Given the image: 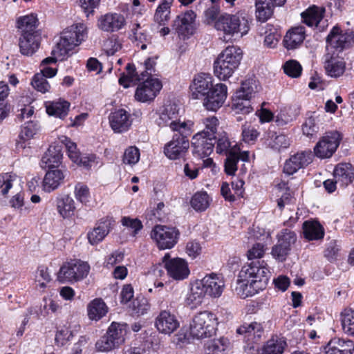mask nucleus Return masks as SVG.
<instances>
[{
  "instance_id": "1",
  "label": "nucleus",
  "mask_w": 354,
  "mask_h": 354,
  "mask_svg": "<svg viewBox=\"0 0 354 354\" xmlns=\"http://www.w3.org/2000/svg\"><path fill=\"white\" fill-rule=\"evenodd\" d=\"M269 275V269L263 264V261H252L243 266L238 276L235 288L236 294L245 299L264 290L267 286Z\"/></svg>"
},
{
  "instance_id": "2",
  "label": "nucleus",
  "mask_w": 354,
  "mask_h": 354,
  "mask_svg": "<svg viewBox=\"0 0 354 354\" xmlns=\"http://www.w3.org/2000/svg\"><path fill=\"white\" fill-rule=\"evenodd\" d=\"M215 28L223 32V40L228 41L234 35L242 37L247 35L250 30V24L248 17L243 13L224 14L216 20Z\"/></svg>"
},
{
  "instance_id": "3",
  "label": "nucleus",
  "mask_w": 354,
  "mask_h": 354,
  "mask_svg": "<svg viewBox=\"0 0 354 354\" xmlns=\"http://www.w3.org/2000/svg\"><path fill=\"white\" fill-rule=\"evenodd\" d=\"M242 57L243 51L239 47L236 46L227 47L214 61V75L221 80H227L238 68Z\"/></svg>"
},
{
  "instance_id": "4",
  "label": "nucleus",
  "mask_w": 354,
  "mask_h": 354,
  "mask_svg": "<svg viewBox=\"0 0 354 354\" xmlns=\"http://www.w3.org/2000/svg\"><path fill=\"white\" fill-rule=\"evenodd\" d=\"M86 27L84 24H77L66 28L61 34L59 41L53 49L56 55H69L86 37Z\"/></svg>"
},
{
  "instance_id": "5",
  "label": "nucleus",
  "mask_w": 354,
  "mask_h": 354,
  "mask_svg": "<svg viewBox=\"0 0 354 354\" xmlns=\"http://www.w3.org/2000/svg\"><path fill=\"white\" fill-rule=\"evenodd\" d=\"M218 324L216 316L211 312L203 311L196 315L190 324V335L202 339L215 333Z\"/></svg>"
},
{
  "instance_id": "6",
  "label": "nucleus",
  "mask_w": 354,
  "mask_h": 354,
  "mask_svg": "<svg viewBox=\"0 0 354 354\" xmlns=\"http://www.w3.org/2000/svg\"><path fill=\"white\" fill-rule=\"evenodd\" d=\"M90 269L89 264L86 261L71 260L61 266L57 273V279L62 283L78 282L88 276Z\"/></svg>"
},
{
  "instance_id": "7",
  "label": "nucleus",
  "mask_w": 354,
  "mask_h": 354,
  "mask_svg": "<svg viewBox=\"0 0 354 354\" xmlns=\"http://www.w3.org/2000/svg\"><path fill=\"white\" fill-rule=\"evenodd\" d=\"M157 123L160 127H169L180 133H190L192 124L179 120V108L176 104L165 105L161 111Z\"/></svg>"
},
{
  "instance_id": "8",
  "label": "nucleus",
  "mask_w": 354,
  "mask_h": 354,
  "mask_svg": "<svg viewBox=\"0 0 354 354\" xmlns=\"http://www.w3.org/2000/svg\"><path fill=\"white\" fill-rule=\"evenodd\" d=\"M326 53L339 55L348 49L354 44V35L351 32H344L338 26H334L326 37Z\"/></svg>"
},
{
  "instance_id": "9",
  "label": "nucleus",
  "mask_w": 354,
  "mask_h": 354,
  "mask_svg": "<svg viewBox=\"0 0 354 354\" xmlns=\"http://www.w3.org/2000/svg\"><path fill=\"white\" fill-rule=\"evenodd\" d=\"M151 238L160 250L171 249L178 242L180 232L174 227L156 225L151 232Z\"/></svg>"
},
{
  "instance_id": "10",
  "label": "nucleus",
  "mask_w": 354,
  "mask_h": 354,
  "mask_svg": "<svg viewBox=\"0 0 354 354\" xmlns=\"http://www.w3.org/2000/svg\"><path fill=\"white\" fill-rule=\"evenodd\" d=\"M341 139L337 131L326 133L315 146V155L322 159L331 157L339 145Z\"/></svg>"
},
{
  "instance_id": "11",
  "label": "nucleus",
  "mask_w": 354,
  "mask_h": 354,
  "mask_svg": "<svg viewBox=\"0 0 354 354\" xmlns=\"http://www.w3.org/2000/svg\"><path fill=\"white\" fill-rule=\"evenodd\" d=\"M189 133L175 134L171 140L165 145L164 153L170 160L183 158L188 152L189 142L186 135Z\"/></svg>"
},
{
  "instance_id": "12",
  "label": "nucleus",
  "mask_w": 354,
  "mask_h": 354,
  "mask_svg": "<svg viewBox=\"0 0 354 354\" xmlns=\"http://www.w3.org/2000/svg\"><path fill=\"white\" fill-rule=\"evenodd\" d=\"M215 138L210 137L208 132L202 131L194 135L192 140L193 155L198 159L208 157L213 151Z\"/></svg>"
},
{
  "instance_id": "13",
  "label": "nucleus",
  "mask_w": 354,
  "mask_h": 354,
  "mask_svg": "<svg viewBox=\"0 0 354 354\" xmlns=\"http://www.w3.org/2000/svg\"><path fill=\"white\" fill-rule=\"evenodd\" d=\"M296 234L288 229L283 230L278 235V242L273 246L272 254L274 259L283 261L296 241Z\"/></svg>"
},
{
  "instance_id": "14",
  "label": "nucleus",
  "mask_w": 354,
  "mask_h": 354,
  "mask_svg": "<svg viewBox=\"0 0 354 354\" xmlns=\"http://www.w3.org/2000/svg\"><path fill=\"white\" fill-rule=\"evenodd\" d=\"M169 254H166L162 259L168 276L176 281L187 279L190 273L187 261L181 258L169 259Z\"/></svg>"
},
{
  "instance_id": "15",
  "label": "nucleus",
  "mask_w": 354,
  "mask_h": 354,
  "mask_svg": "<svg viewBox=\"0 0 354 354\" xmlns=\"http://www.w3.org/2000/svg\"><path fill=\"white\" fill-rule=\"evenodd\" d=\"M162 87L157 78H147L140 84L135 93V98L140 102L153 101Z\"/></svg>"
},
{
  "instance_id": "16",
  "label": "nucleus",
  "mask_w": 354,
  "mask_h": 354,
  "mask_svg": "<svg viewBox=\"0 0 354 354\" xmlns=\"http://www.w3.org/2000/svg\"><path fill=\"white\" fill-rule=\"evenodd\" d=\"M227 94V86L217 84L203 98V106L209 111H216L224 104Z\"/></svg>"
},
{
  "instance_id": "17",
  "label": "nucleus",
  "mask_w": 354,
  "mask_h": 354,
  "mask_svg": "<svg viewBox=\"0 0 354 354\" xmlns=\"http://www.w3.org/2000/svg\"><path fill=\"white\" fill-rule=\"evenodd\" d=\"M198 281L206 295L212 298L220 297L225 287L223 277L214 273L206 274Z\"/></svg>"
},
{
  "instance_id": "18",
  "label": "nucleus",
  "mask_w": 354,
  "mask_h": 354,
  "mask_svg": "<svg viewBox=\"0 0 354 354\" xmlns=\"http://www.w3.org/2000/svg\"><path fill=\"white\" fill-rule=\"evenodd\" d=\"M155 326L159 333L170 335L179 328L180 323L170 311L163 310L156 317Z\"/></svg>"
},
{
  "instance_id": "19",
  "label": "nucleus",
  "mask_w": 354,
  "mask_h": 354,
  "mask_svg": "<svg viewBox=\"0 0 354 354\" xmlns=\"http://www.w3.org/2000/svg\"><path fill=\"white\" fill-rule=\"evenodd\" d=\"M212 87V78L210 75L206 73L198 74L195 76L190 86L192 98H203Z\"/></svg>"
},
{
  "instance_id": "20",
  "label": "nucleus",
  "mask_w": 354,
  "mask_h": 354,
  "mask_svg": "<svg viewBox=\"0 0 354 354\" xmlns=\"http://www.w3.org/2000/svg\"><path fill=\"white\" fill-rule=\"evenodd\" d=\"M195 13L192 10L178 15L173 21V28L178 35L188 36L194 31Z\"/></svg>"
},
{
  "instance_id": "21",
  "label": "nucleus",
  "mask_w": 354,
  "mask_h": 354,
  "mask_svg": "<svg viewBox=\"0 0 354 354\" xmlns=\"http://www.w3.org/2000/svg\"><path fill=\"white\" fill-rule=\"evenodd\" d=\"M126 24L123 15L118 13H107L98 19V27L106 32H115L122 29Z\"/></svg>"
},
{
  "instance_id": "22",
  "label": "nucleus",
  "mask_w": 354,
  "mask_h": 354,
  "mask_svg": "<svg viewBox=\"0 0 354 354\" xmlns=\"http://www.w3.org/2000/svg\"><path fill=\"white\" fill-rule=\"evenodd\" d=\"M311 153L310 152L302 151L297 153L287 160L283 166L284 173L292 175L297 172L299 169L308 165L311 161Z\"/></svg>"
},
{
  "instance_id": "23",
  "label": "nucleus",
  "mask_w": 354,
  "mask_h": 354,
  "mask_svg": "<svg viewBox=\"0 0 354 354\" xmlns=\"http://www.w3.org/2000/svg\"><path fill=\"white\" fill-rule=\"evenodd\" d=\"M41 35L39 32L21 34L19 38L20 53L26 56L32 55L39 48Z\"/></svg>"
},
{
  "instance_id": "24",
  "label": "nucleus",
  "mask_w": 354,
  "mask_h": 354,
  "mask_svg": "<svg viewBox=\"0 0 354 354\" xmlns=\"http://www.w3.org/2000/svg\"><path fill=\"white\" fill-rule=\"evenodd\" d=\"M324 68L327 74L333 77L342 75L346 69V62L339 58V55L326 53L324 55Z\"/></svg>"
},
{
  "instance_id": "25",
  "label": "nucleus",
  "mask_w": 354,
  "mask_h": 354,
  "mask_svg": "<svg viewBox=\"0 0 354 354\" xmlns=\"http://www.w3.org/2000/svg\"><path fill=\"white\" fill-rule=\"evenodd\" d=\"M129 114L124 109H119L109 116V122L112 129L116 133H122L129 129L131 124Z\"/></svg>"
},
{
  "instance_id": "26",
  "label": "nucleus",
  "mask_w": 354,
  "mask_h": 354,
  "mask_svg": "<svg viewBox=\"0 0 354 354\" xmlns=\"http://www.w3.org/2000/svg\"><path fill=\"white\" fill-rule=\"evenodd\" d=\"M333 176L340 186L346 187L354 180V168L350 163H339L336 165Z\"/></svg>"
},
{
  "instance_id": "27",
  "label": "nucleus",
  "mask_w": 354,
  "mask_h": 354,
  "mask_svg": "<svg viewBox=\"0 0 354 354\" xmlns=\"http://www.w3.org/2000/svg\"><path fill=\"white\" fill-rule=\"evenodd\" d=\"M304 39V28L298 26L292 28L286 32L283 42L286 48L288 50H293L299 47Z\"/></svg>"
},
{
  "instance_id": "28",
  "label": "nucleus",
  "mask_w": 354,
  "mask_h": 354,
  "mask_svg": "<svg viewBox=\"0 0 354 354\" xmlns=\"http://www.w3.org/2000/svg\"><path fill=\"white\" fill-rule=\"evenodd\" d=\"M237 333L244 335L248 342H257L263 334V328L261 323L256 322L244 324L237 328Z\"/></svg>"
},
{
  "instance_id": "29",
  "label": "nucleus",
  "mask_w": 354,
  "mask_h": 354,
  "mask_svg": "<svg viewBox=\"0 0 354 354\" xmlns=\"http://www.w3.org/2000/svg\"><path fill=\"white\" fill-rule=\"evenodd\" d=\"M56 208L62 218L64 219L70 218L74 215L76 209L75 201L68 195L57 197Z\"/></svg>"
},
{
  "instance_id": "30",
  "label": "nucleus",
  "mask_w": 354,
  "mask_h": 354,
  "mask_svg": "<svg viewBox=\"0 0 354 354\" xmlns=\"http://www.w3.org/2000/svg\"><path fill=\"white\" fill-rule=\"evenodd\" d=\"M62 154L60 146H50L41 158L40 165L42 168H53L59 165Z\"/></svg>"
},
{
  "instance_id": "31",
  "label": "nucleus",
  "mask_w": 354,
  "mask_h": 354,
  "mask_svg": "<svg viewBox=\"0 0 354 354\" xmlns=\"http://www.w3.org/2000/svg\"><path fill=\"white\" fill-rule=\"evenodd\" d=\"M46 113L49 115L64 119L68 114L70 103L64 100H58L45 103Z\"/></svg>"
},
{
  "instance_id": "32",
  "label": "nucleus",
  "mask_w": 354,
  "mask_h": 354,
  "mask_svg": "<svg viewBox=\"0 0 354 354\" xmlns=\"http://www.w3.org/2000/svg\"><path fill=\"white\" fill-rule=\"evenodd\" d=\"M64 178V173L59 169L48 171L43 180V188L46 192H50L56 189L63 182Z\"/></svg>"
},
{
  "instance_id": "33",
  "label": "nucleus",
  "mask_w": 354,
  "mask_h": 354,
  "mask_svg": "<svg viewBox=\"0 0 354 354\" xmlns=\"http://www.w3.org/2000/svg\"><path fill=\"white\" fill-rule=\"evenodd\" d=\"M325 8L324 7H318L313 6L301 13L303 21L308 26H318L321 22Z\"/></svg>"
},
{
  "instance_id": "34",
  "label": "nucleus",
  "mask_w": 354,
  "mask_h": 354,
  "mask_svg": "<svg viewBox=\"0 0 354 354\" xmlns=\"http://www.w3.org/2000/svg\"><path fill=\"white\" fill-rule=\"evenodd\" d=\"M111 224V221L106 220L88 232L87 234L88 242L94 245L102 241L110 232Z\"/></svg>"
},
{
  "instance_id": "35",
  "label": "nucleus",
  "mask_w": 354,
  "mask_h": 354,
  "mask_svg": "<svg viewBox=\"0 0 354 354\" xmlns=\"http://www.w3.org/2000/svg\"><path fill=\"white\" fill-rule=\"evenodd\" d=\"M304 237L309 240H319L324 238V231L321 224L315 221H306L303 223Z\"/></svg>"
},
{
  "instance_id": "36",
  "label": "nucleus",
  "mask_w": 354,
  "mask_h": 354,
  "mask_svg": "<svg viewBox=\"0 0 354 354\" xmlns=\"http://www.w3.org/2000/svg\"><path fill=\"white\" fill-rule=\"evenodd\" d=\"M205 295L206 293L204 292L200 282L198 280L196 281L192 285L190 291L187 296L185 300L186 304L190 306L191 308H196L201 304Z\"/></svg>"
},
{
  "instance_id": "37",
  "label": "nucleus",
  "mask_w": 354,
  "mask_h": 354,
  "mask_svg": "<svg viewBox=\"0 0 354 354\" xmlns=\"http://www.w3.org/2000/svg\"><path fill=\"white\" fill-rule=\"evenodd\" d=\"M277 6L272 0H255L256 17L262 22L267 21L273 13V8Z\"/></svg>"
},
{
  "instance_id": "38",
  "label": "nucleus",
  "mask_w": 354,
  "mask_h": 354,
  "mask_svg": "<svg viewBox=\"0 0 354 354\" xmlns=\"http://www.w3.org/2000/svg\"><path fill=\"white\" fill-rule=\"evenodd\" d=\"M173 2L174 0H160L153 16L154 21L160 26L166 25L169 20Z\"/></svg>"
},
{
  "instance_id": "39",
  "label": "nucleus",
  "mask_w": 354,
  "mask_h": 354,
  "mask_svg": "<svg viewBox=\"0 0 354 354\" xmlns=\"http://www.w3.org/2000/svg\"><path fill=\"white\" fill-rule=\"evenodd\" d=\"M106 335L113 345L118 348L124 342V336L126 335L125 326L113 322L109 327Z\"/></svg>"
},
{
  "instance_id": "40",
  "label": "nucleus",
  "mask_w": 354,
  "mask_h": 354,
  "mask_svg": "<svg viewBox=\"0 0 354 354\" xmlns=\"http://www.w3.org/2000/svg\"><path fill=\"white\" fill-rule=\"evenodd\" d=\"M259 85L258 82L253 78H250L243 81L241 88L236 91L238 97H245L249 100L254 97L259 91Z\"/></svg>"
},
{
  "instance_id": "41",
  "label": "nucleus",
  "mask_w": 354,
  "mask_h": 354,
  "mask_svg": "<svg viewBox=\"0 0 354 354\" xmlns=\"http://www.w3.org/2000/svg\"><path fill=\"white\" fill-rule=\"evenodd\" d=\"M107 313V307L102 299H95L88 306V315L91 319L99 320Z\"/></svg>"
},
{
  "instance_id": "42",
  "label": "nucleus",
  "mask_w": 354,
  "mask_h": 354,
  "mask_svg": "<svg viewBox=\"0 0 354 354\" xmlns=\"http://www.w3.org/2000/svg\"><path fill=\"white\" fill-rule=\"evenodd\" d=\"M342 326L344 333L354 337V310L345 308L340 314Z\"/></svg>"
},
{
  "instance_id": "43",
  "label": "nucleus",
  "mask_w": 354,
  "mask_h": 354,
  "mask_svg": "<svg viewBox=\"0 0 354 354\" xmlns=\"http://www.w3.org/2000/svg\"><path fill=\"white\" fill-rule=\"evenodd\" d=\"M286 345V343L282 338L273 337L263 346L262 354H282Z\"/></svg>"
},
{
  "instance_id": "44",
  "label": "nucleus",
  "mask_w": 354,
  "mask_h": 354,
  "mask_svg": "<svg viewBox=\"0 0 354 354\" xmlns=\"http://www.w3.org/2000/svg\"><path fill=\"white\" fill-rule=\"evenodd\" d=\"M239 148L235 145L230 151L225 161V171L228 175H234L237 170V162L239 160Z\"/></svg>"
},
{
  "instance_id": "45",
  "label": "nucleus",
  "mask_w": 354,
  "mask_h": 354,
  "mask_svg": "<svg viewBox=\"0 0 354 354\" xmlns=\"http://www.w3.org/2000/svg\"><path fill=\"white\" fill-rule=\"evenodd\" d=\"M36 23L37 18L34 15L24 16L18 19L17 28L21 30V34L37 32Z\"/></svg>"
},
{
  "instance_id": "46",
  "label": "nucleus",
  "mask_w": 354,
  "mask_h": 354,
  "mask_svg": "<svg viewBox=\"0 0 354 354\" xmlns=\"http://www.w3.org/2000/svg\"><path fill=\"white\" fill-rule=\"evenodd\" d=\"M232 109L236 114H248L252 111L250 100L245 97H238L236 94L232 104Z\"/></svg>"
},
{
  "instance_id": "47",
  "label": "nucleus",
  "mask_w": 354,
  "mask_h": 354,
  "mask_svg": "<svg viewBox=\"0 0 354 354\" xmlns=\"http://www.w3.org/2000/svg\"><path fill=\"white\" fill-rule=\"evenodd\" d=\"M126 70L127 74L124 73L119 79L120 84L124 88L129 86V82H130L142 80V77H140V74H138L133 64H128L126 66Z\"/></svg>"
},
{
  "instance_id": "48",
  "label": "nucleus",
  "mask_w": 354,
  "mask_h": 354,
  "mask_svg": "<svg viewBox=\"0 0 354 354\" xmlns=\"http://www.w3.org/2000/svg\"><path fill=\"white\" fill-rule=\"evenodd\" d=\"M227 348V339L223 338L209 341L205 348V354H223Z\"/></svg>"
},
{
  "instance_id": "49",
  "label": "nucleus",
  "mask_w": 354,
  "mask_h": 354,
  "mask_svg": "<svg viewBox=\"0 0 354 354\" xmlns=\"http://www.w3.org/2000/svg\"><path fill=\"white\" fill-rule=\"evenodd\" d=\"M233 147L231 146V142L225 132H223L218 135L216 138V151L217 153L229 155L230 151Z\"/></svg>"
},
{
  "instance_id": "50",
  "label": "nucleus",
  "mask_w": 354,
  "mask_h": 354,
  "mask_svg": "<svg viewBox=\"0 0 354 354\" xmlns=\"http://www.w3.org/2000/svg\"><path fill=\"white\" fill-rule=\"evenodd\" d=\"M191 205L198 211H203L209 206V197L206 192H197L192 198Z\"/></svg>"
},
{
  "instance_id": "51",
  "label": "nucleus",
  "mask_w": 354,
  "mask_h": 354,
  "mask_svg": "<svg viewBox=\"0 0 354 354\" xmlns=\"http://www.w3.org/2000/svg\"><path fill=\"white\" fill-rule=\"evenodd\" d=\"M150 308V304L144 297H137L132 304V313L137 316L146 314Z\"/></svg>"
},
{
  "instance_id": "52",
  "label": "nucleus",
  "mask_w": 354,
  "mask_h": 354,
  "mask_svg": "<svg viewBox=\"0 0 354 354\" xmlns=\"http://www.w3.org/2000/svg\"><path fill=\"white\" fill-rule=\"evenodd\" d=\"M290 145V139L284 134H275L269 143V146L274 150L280 151L287 149Z\"/></svg>"
},
{
  "instance_id": "53",
  "label": "nucleus",
  "mask_w": 354,
  "mask_h": 354,
  "mask_svg": "<svg viewBox=\"0 0 354 354\" xmlns=\"http://www.w3.org/2000/svg\"><path fill=\"white\" fill-rule=\"evenodd\" d=\"M17 178V175L12 173L0 174V190L3 195H6L8 193Z\"/></svg>"
},
{
  "instance_id": "54",
  "label": "nucleus",
  "mask_w": 354,
  "mask_h": 354,
  "mask_svg": "<svg viewBox=\"0 0 354 354\" xmlns=\"http://www.w3.org/2000/svg\"><path fill=\"white\" fill-rule=\"evenodd\" d=\"M139 159V149L134 146H131L125 150L123 155L122 161L124 164L133 165L138 162Z\"/></svg>"
},
{
  "instance_id": "55",
  "label": "nucleus",
  "mask_w": 354,
  "mask_h": 354,
  "mask_svg": "<svg viewBox=\"0 0 354 354\" xmlns=\"http://www.w3.org/2000/svg\"><path fill=\"white\" fill-rule=\"evenodd\" d=\"M38 131L37 124L32 121L25 123L22 127L19 134V139L24 141L29 140L32 138Z\"/></svg>"
},
{
  "instance_id": "56",
  "label": "nucleus",
  "mask_w": 354,
  "mask_h": 354,
  "mask_svg": "<svg viewBox=\"0 0 354 354\" xmlns=\"http://www.w3.org/2000/svg\"><path fill=\"white\" fill-rule=\"evenodd\" d=\"M296 118V114L290 109H284L277 114L275 122L278 126H283L291 122Z\"/></svg>"
},
{
  "instance_id": "57",
  "label": "nucleus",
  "mask_w": 354,
  "mask_h": 354,
  "mask_svg": "<svg viewBox=\"0 0 354 354\" xmlns=\"http://www.w3.org/2000/svg\"><path fill=\"white\" fill-rule=\"evenodd\" d=\"M32 86L41 93H46L50 89V84L42 74H35L31 82Z\"/></svg>"
},
{
  "instance_id": "58",
  "label": "nucleus",
  "mask_w": 354,
  "mask_h": 354,
  "mask_svg": "<svg viewBox=\"0 0 354 354\" xmlns=\"http://www.w3.org/2000/svg\"><path fill=\"white\" fill-rule=\"evenodd\" d=\"M301 66L295 60H290L283 65V71L286 74L292 77H297L301 75Z\"/></svg>"
},
{
  "instance_id": "59",
  "label": "nucleus",
  "mask_w": 354,
  "mask_h": 354,
  "mask_svg": "<svg viewBox=\"0 0 354 354\" xmlns=\"http://www.w3.org/2000/svg\"><path fill=\"white\" fill-rule=\"evenodd\" d=\"M75 196L80 203H86L90 196L88 187L83 183H77L75 187Z\"/></svg>"
},
{
  "instance_id": "60",
  "label": "nucleus",
  "mask_w": 354,
  "mask_h": 354,
  "mask_svg": "<svg viewBox=\"0 0 354 354\" xmlns=\"http://www.w3.org/2000/svg\"><path fill=\"white\" fill-rule=\"evenodd\" d=\"M65 145L70 159L75 163L80 164L82 162V159L80 157V153L77 149L76 144L66 138Z\"/></svg>"
},
{
  "instance_id": "61",
  "label": "nucleus",
  "mask_w": 354,
  "mask_h": 354,
  "mask_svg": "<svg viewBox=\"0 0 354 354\" xmlns=\"http://www.w3.org/2000/svg\"><path fill=\"white\" fill-rule=\"evenodd\" d=\"M140 28V24H136L134 25V27L132 28L131 39L133 41L136 42L137 46L140 44V48L142 50H145L147 48V44L145 43V41L146 40V36L142 32L139 31Z\"/></svg>"
},
{
  "instance_id": "62",
  "label": "nucleus",
  "mask_w": 354,
  "mask_h": 354,
  "mask_svg": "<svg viewBox=\"0 0 354 354\" xmlns=\"http://www.w3.org/2000/svg\"><path fill=\"white\" fill-rule=\"evenodd\" d=\"M259 136V132L254 127L243 125L242 127L243 140L245 142L255 141Z\"/></svg>"
},
{
  "instance_id": "63",
  "label": "nucleus",
  "mask_w": 354,
  "mask_h": 354,
  "mask_svg": "<svg viewBox=\"0 0 354 354\" xmlns=\"http://www.w3.org/2000/svg\"><path fill=\"white\" fill-rule=\"evenodd\" d=\"M36 280L41 288L46 287V283L51 281V276L48 268L43 266L39 267L36 274Z\"/></svg>"
},
{
  "instance_id": "64",
  "label": "nucleus",
  "mask_w": 354,
  "mask_h": 354,
  "mask_svg": "<svg viewBox=\"0 0 354 354\" xmlns=\"http://www.w3.org/2000/svg\"><path fill=\"white\" fill-rule=\"evenodd\" d=\"M95 346L100 352H109L116 348L106 334L96 342Z\"/></svg>"
}]
</instances>
